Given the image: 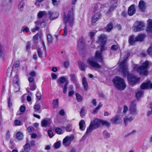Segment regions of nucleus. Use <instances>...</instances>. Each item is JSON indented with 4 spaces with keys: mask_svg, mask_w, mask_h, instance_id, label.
Wrapping results in <instances>:
<instances>
[{
    "mask_svg": "<svg viewBox=\"0 0 152 152\" xmlns=\"http://www.w3.org/2000/svg\"><path fill=\"white\" fill-rule=\"evenodd\" d=\"M10 137V133L9 130H8L6 134V138L7 140H8Z\"/></svg>",
    "mask_w": 152,
    "mask_h": 152,
    "instance_id": "obj_57",
    "label": "nucleus"
},
{
    "mask_svg": "<svg viewBox=\"0 0 152 152\" xmlns=\"http://www.w3.org/2000/svg\"><path fill=\"white\" fill-rule=\"evenodd\" d=\"M13 68L9 67L7 69V76L10 77L12 75V71L13 70Z\"/></svg>",
    "mask_w": 152,
    "mask_h": 152,
    "instance_id": "obj_32",
    "label": "nucleus"
},
{
    "mask_svg": "<svg viewBox=\"0 0 152 152\" xmlns=\"http://www.w3.org/2000/svg\"><path fill=\"white\" fill-rule=\"evenodd\" d=\"M101 16L102 15L100 13H95L91 18V22L93 23H95L101 18Z\"/></svg>",
    "mask_w": 152,
    "mask_h": 152,
    "instance_id": "obj_10",
    "label": "nucleus"
},
{
    "mask_svg": "<svg viewBox=\"0 0 152 152\" xmlns=\"http://www.w3.org/2000/svg\"><path fill=\"white\" fill-rule=\"evenodd\" d=\"M129 55L130 53H128V56H126L122 61L120 62L119 66L124 76H125L127 75L128 82L130 84L133 85L138 82L140 80V78L137 77L127 71L128 68L126 62Z\"/></svg>",
    "mask_w": 152,
    "mask_h": 152,
    "instance_id": "obj_1",
    "label": "nucleus"
},
{
    "mask_svg": "<svg viewBox=\"0 0 152 152\" xmlns=\"http://www.w3.org/2000/svg\"><path fill=\"white\" fill-rule=\"evenodd\" d=\"M106 44H101L100 51H96L94 58L92 57L87 60V62L89 65L94 68H100L101 66L95 60V58L100 63H104V59L102 56V52L105 50V45Z\"/></svg>",
    "mask_w": 152,
    "mask_h": 152,
    "instance_id": "obj_2",
    "label": "nucleus"
},
{
    "mask_svg": "<svg viewBox=\"0 0 152 152\" xmlns=\"http://www.w3.org/2000/svg\"><path fill=\"white\" fill-rule=\"evenodd\" d=\"M36 96L37 99L39 100H40L41 99V96L40 93L38 92H37L36 94Z\"/></svg>",
    "mask_w": 152,
    "mask_h": 152,
    "instance_id": "obj_54",
    "label": "nucleus"
},
{
    "mask_svg": "<svg viewBox=\"0 0 152 152\" xmlns=\"http://www.w3.org/2000/svg\"><path fill=\"white\" fill-rule=\"evenodd\" d=\"M14 123L16 126H18L20 125L21 122L19 120L17 119L14 121Z\"/></svg>",
    "mask_w": 152,
    "mask_h": 152,
    "instance_id": "obj_50",
    "label": "nucleus"
},
{
    "mask_svg": "<svg viewBox=\"0 0 152 152\" xmlns=\"http://www.w3.org/2000/svg\"><path fill=\"white\" fill-rule=\"evenodd\" d=\"M75 92L73 90H71L68 92V95L69 97L72 96L74 94Z\"/></svg>",
    "mask_w": 152,
    "mask_h": 152,
    "instance_id": "obj_63",
    "label": "nucleus"
},
{
    "mask_svg": "<svg viewBox=\"0 0 152 152\" xmlns=\"http://www.w3.org/2000/svg\"><path fill=\"white\" fill-rule=\"evenodd\" d=\"M149 65L148 61H145L140 66H139L137 64H133L132 67L133 70L138 72L140 75L147 76L149 74L148 68Z\"/></svg>",
    "mask_w": 152,
    "mask_h": 152,
    "instance_id": "obj_4",
    "label": "nucleus"
},
{
    "mask_svg": "<svg viewBox=\"0 0 152 152\" xmlns=\"http://www.w3.org/2000/svg\"><path fill=\"white\" fill-rule=\"evenodd\" d=\"M90 124H91L94 129H96L99 127L100 126V120L96 119L91 121Z\"/></svg>",
    "mask_w": 152,
    "mask_h": 152,
    "instance_id": "obj_14",
    "label": "nucleus"
},
{
    "mask_svg": "<svg viewBox=\"0 0 152 152\" xmlns=\"http://www.w3.org/2000/svg\"><path fill=\"white\" fill-rule=\"evenodd\" d=\"M92 11L93 12H95L97 8V5L96 4H93L92 6Z\"/></svg>",
    "mask_w": 152,
    "mask_h": 152,
    "instance_id": "obj_58",
    "label": "nucleus"
},
{
    "mask_svg": "<svg viewBox=\"0 0 152 152\" xmlns=\"http://www.w3.org/2000/svg\"><path fill=\"white\" fill-rule=\"evenodd\" d=\"M75 95L76 99L78 102H81L82 101L83 98L81 95L77 93H75Z\"/></svg>",
    "mask_w": 152,
    "mask_h": 152,
    "instance_id": "obj_33",
    "label": "nucleus"
},
{
    "mask_svg": "<svg viewBox=\"0 0 152 152\" xmlns=\"http://www.w3.org/2000/svg\"><path fill=\"white\" fill-rule=\"evenodd\" d=\"M141 11L144 10L145 9V5L144 2L142 0L140 1L138 5Z\"/></svg>",
    "mask_w": 152,
    "mask_h": 152,
    "instance_id": "obj_24",
    "label": "nucleus"
},
{
    "mask_svg": "<svg viewBox=\"0 0 152 152\" xmlns=\"http://www.w3.org/2000/svg\"><path fill=\"white\" fill-rule=\"evenodd\" d=\"M128 110V107L126 105H125L124 107V110L123 111V113L125 114Z\"/></svg>",
    "mask_w": 152,
    "mask_h": 152,
    "instance_id": "obj_59",
    "label": "nucleus"
},
{
    "mask_svg": "<svg viewBox=\"0 0 152 152\" xmlns=\"http://www.w3.org/2000/svg\"><path fill=\"white\" fill-rule=\"evenodd\" d=\"M134 32L140 31L143 30L144 26L143 22L140 21H136L134 23Z\"/></svg>",
    "mask_w": 152,
    "mask_h": 152,
    "instance_id": "obj_8",
    "label": "nucleus"
},
{
    "mask_svg": "<svg viewBox=\"0 0 152 152\" xmlns=\"http://www.w3.org/2000/svg\"><path fill=\"white\" fill-rule=\"evenodd\" d=\"M26 109V107L24 105H22L20 108V110L21 112H23Z\"/></svg>",
    "mask_w": 152,
    "mask_h": 152,
    "instance_id": "obj_56",
    "label": "nucleus"
},
{
    "mask_svg": "<svg viewBox=\"0 0 152 152\" xmlns=\"http://www.w3.org/2000/svg\"><path fill=\"white\" fill-rule=\"evenodd\" d=\"M55 131L58 134H61L63 133V132H62V129L59 127L56 128L55 129Z\"/></svg>",
    "mask_w": 152,
    "mask_h": 152,
    "instance_id": "obj_42",
    "label": "nucleus"
},
{
    "mask_svg": "<svg viewBox=\"0 0 152 152\" xmlns=\"http://www.w3.org/2000/svg\"><path fill=\"white\" fill-rule=\"evenodd\" d=\"M82 85L83 86L84 90L86 91L88 90V83L87 81L86 78L83 77L82 78Z\"/></svg>",
    "mask_w": 152,
    "mask_h": 152,
    "instance_id": "obj_21",
    "label": "nucleus"
},
{
    "mask_svg": "<svg viewBox=\"0 0 152 152\" xmlns=\"http://www.w3.org/2000/svg\"><path fill=\"white\" fill-rule=\"evenodd\" d=\"M133 120V118L130 117L129 118L127 116H126L124 118V123L125 125H127V123L129 122H131Z\"/></svg>",
    "mask_w": 152,
    "mask_h": 152,
    "instance_id": "obj_28",
    "label": "nucleus"
},
{
    "mask_svg": "<svg viewBox=\"0 0 152 152\" xmlns=\"http://www.w3.org/2000/svg\"><path fill=\"white\" fill-rule=\"evenodd\" d=\"M23 151H29L30 149V146L28 142H26V144L23 146Z\"/></svg>",
    "mask_w": 152,
    "mask_h": 152,
    "instance_id": "obj_30",
    "label": "nucleus"
},
{
    "mask_svg": "<svg viewBox=\"0 0 152 152\" xmlns=\"http://www.w3.org/2000/svg\"><path fill=\"white\" fill-rule=\"evenodd\" d=\"M25 3L23 1H21L18 5V8L20 11H23L24 9V6Z\"/></svg>",
    "mask_w": 152,
    "mask_h": 152,
    "instance_id": "obj_29",
    "label": "nucleus"
},
{
    "mask_svg": "<svg viewBox=\"0 0 152 152\" xmlns=\"http://www.w3.org/2000/svg\"><path fill=\"white\" fill-rule=\"evenodd\" d=\"M103 134L107 138H108L110 137V134H109L107 131L105 130L103 132Z\"/></svg>",
    "mask_w": 152,
    "mask_h": 152,
    "instance_id": "obj_64",
    "label": "nucleus"
},
{
    "mask_svg": "<svg viewBox=\"0 0 152 152\" xmlns=\"http://www.w3.org/2000/svg\"><path fill=\"white\" fill-rule=\"evenodd\" d=\"M86 124L84 120L82 119L80 121L79 123V128L81 131L84 130L85 128H83V125Z\"/></svg>",
    "mask_w": 152,
    "mask_h": 152,
    "instance_id": "obj_27",
    "label": "nucleus"
},
{
    "mask_svg": "<svg viewBox=\"0 0 152 152\" xmlns=\"http://www.w3.org/2000/svg\"><path fill=\"white\" fill-rule=\"evenodd\" d=\"M36 87L34 83L30 84V89L31 91H34L36 88Z\"/></svg>",
    "mask_w": 152,
    "mask_h": 152,
    "instance_id": "obj_44",
    "label": "nucleus"
},
{
    "mask_svg": "<svg viewBox=\"0 0 152 152\" xmlns=\"http://www.w3.org/2000/svg\"><path fill=\"white\" fill-rule=\"evenodd\" d=\"M135 101H132L131 103L129 111L131 114L132 115H136L137 114L136 103Z\"/></svg>",
    "mask_w": 152,
    "mask_h": 152,
    "instance_id": "obj_11",
    "label": "nucleus"
},
{
    "mask_svg": "<svg viewBox=\"0 0 152 152\" xmlns=\"http://www.w3.org/2000/svg\"><path fill=\"white\" fill-rule=\"evenodd\" d=\"M98 40L101 44H106L107 41V37L104 34H102L99 36Z\"/></svg>",
    "mask_w": 152,
    "mask_h": 152,
    "instance_id": "obj_17",
    "label": "nucleus"
},
{
    "mask_svg": "<svg viewBox=\"0 0 152 152\" xmlns=\"http://www.w3.org/2000/svg\"><path fill=\"white\" fill-rule=\"evenodd\" d=\"M63 18L65 26L64 28V33L63 36H66L67 34L68 28L67 23H68L70 26H73L74 23V15L73 7H72L67 13L64 12Z\"/></svg>",
    "mask_w": 152,
    "mask_h": 152,
    "instance_id": "obj_3",
    "label": "nucleus"
},
{
    "mask_svg": "<svg viewBox=\"0 0 152 152\" xmlns=\"http://www.w3.org/2000/svg\"><path fill=\"white\" fill-rule=\"evenodd\" d=\"M28 80L29 83H34L35 81V77H29L28 78Z\"/></svg>",
    "mask_w": 152,
    "mask_h": 152,
    "instance_id": "obj_47",
    "label": "nucleus"
},
{
    "mask_svg": "<svg viewBox=\"0 0 152 152\" xmlns=\"http://www.w3.org/2000/svg\"><path fill=\"white\" fill-rule=\"evenodd\" d=\"M119 116L118 115H116L115 117L112 118L111 120V121L114 123H116L117 121L119 120Z\"/></svg>",
    "mask_w": 152,
    "mask_h": 152,
    "instance_id": "obj_43",
    "label": "nucleus"
},
{
    "mask_svg": "<svg viewBox=\"0 0 152 152\" xmlns=\"http://www.w3.org/2000/svg\"><path fill=\"white\" fill-rule=\"evenodd\" d=\"M19 80L18 75H15L14 77L13 84L15 87H18V90H19Z\"/></svg>",
    "mask_w": 152,
    "mask_h": 152,
    "instance_id": "obj_16",
    "label": "nucleus"
},
{
    "mask_svg": "<svg viewBox=\"0 0 152 152\" xmlns=\"http://www.w3.org/2000/svg\"><path fill=\"white\" fill-rule=\"evenodd\" d=\"M135 12L136 10L134 5H131L129 7L128 14L129 16L133 15Z\"/></svg>",
    "mask_w": 152,
    "mask_h": 152,
    "instance_id": "obj_18",
    "label": "nucleus"
},
{
    "mask_svg": "<svg viewBox=\"0 0 152 152\" xmlns=\"http://www.w3.org/2000/svg\"><path fill=\"white\" fill-rule=\"evenodd\" d=\"M150 108L151 109V111H149L147 113V115L148 116H149L151 114H152V104H151L150 105Z\"/></svg>",
    "mask_w": 152,
    "mask_h": 152,
    "instance_id": "obj_55",
    "label": "nucleus"
},
{
    "mask_svg": "<svg viewBox=\"0 0 152 152\" xmlns=\"http://www.w3.org/2000/svg\"><path fill=\"white\" fill-rule=\"evenodd\" d=\"M16 136V139L19 140H22L23 138V133L20 132L17 133Z\"/></svg>",
    "mask_w": 152,
    "mask_h": 152,
    "instance_id": "obj_25",
    "label": "nucleus"
},
{
    "mask_svg": "<svg viewBox=\"0 0 152 152\" xmlns=\"http://www.w3.org/2000/svg\"><path fill=\"white\" fill-rule=\"evenodd\" d=\"M51 124L48 121L45 119H43L41 122V125L42 127H45L48 125L50 126Z\"/></svg>",
    "mask_w": 152,
    "mask_h": 152,
    "instance_id": "obj_26",
    "label": "nucleus"
},
{
    "mask_svg": "<svg viewBox=\"0 0 152 152\" xmlns=\"http://www.w3.org/2000/svg\"><path fill=\"white\" fill-rule=\"evenodd\" d=\"M3 46L0 44V58L4 59L5 55L3 50H2Z\"/></svg>",
    "mask_w": 152,
    "mask_h": 152,
    "instance_id": "obj_31",
    "label": "nucleus"
},
{
    "mask_svg": "<svg viewBox=\"0 0 152 152\" xmlns=\"http://www.w3.org/2000/svg\"><path fill=\"white\" fill-rule=\"evenodd\" d=\"M79 65L80 67V69L82 71H84L85 70V65L83 62H81Z\"/></svg>",
    "mask_w": 152,
    "mask_h": 152,
    "instance_id": "obj_46",
    "label": "nucleus"
},
{
    "mask_svg": "<svg viewBox=\"0 0 152 152\" xmlns=\"http://www.w3.org/2000/svg\"><path fill=\"white\" fill-rule=\"evenodd\" d=\"M136 42L137 41L136 40V38L134 35H132L129 37L128 42L130 45H134Z\"/></svg>",
    "mask_w": 152,
    "mask_h": 152,
    "instance_id": "obj_19",
    "label": "nucleus"
},
{
    "mask_svg": "<svg viewBox=\"0 0 152 152\" xmlns=\"http://www.w3.org/2000/svg\"><path fill=\"white\" fill-rule=\"evenodd\" d=\"M48 14L50 15V19L51 20L57 18L59 15V13L57 12H52L49 11L48 12Z\"/></svg>",
    "mask_w": 152,
    "mask_h": 152,
    "instance_id": "obj_15",
    "label": "nucleus"
},
{
    "mask_svg": "<svg viewBox=\"0 0 152 152\" xmlns=\"http://www.w3.org/2000/svg\"><path fill=\"white\" fill-rule=\"evenodd\" d=\"M60 146V143L58 142H57L54 143V147L56 148H58Z\"/></svg>",
    "mask_w": 152,
    "mask_h": 152,
    "instance_id": "obj_53",
    "label": "nucleus"
},
{
    "mask_svg": "<svg viewBox=\"0 0 152 152\" xmlns=\"http://www.w3.org/2000/svg\"><path fill=\"white\" fill-rule=\"evenodd\" d=\"M34 108L35 111L37 112L40 110V105L39 103H36L34 106Z\"/></svg>",
    "mask_w": 152,
    "mask_h": 152,
    "instance_id": "obj_37",
    "label": "nucleus"
},
{
    "mask_svg": "<svg viewBox=\"0 0 152 152\" xmlns=\"http://www.w3.org/2000/svg\"><path fill=\"white\" fill-rule=\"evenodd\" d=\"M77 47L79 48V50L83 49L85 48V45L83 38L82 37L78 40Z\"/></svg>",
    "mask_w": 152,
    "mask_h": 152,
    "instance_id": "obj_12",
    "label": "nucleus"
},
{
    "mask_svg": "<svg viewBox=\"0 0 152 152\" xmlns=\"http://www.w3.org/2000/svg\"><path fill=\"white\" fill-rule=\"evenodd\" d=\"M113 82L116 88L119 90H124L126 87V85L123 78L116 76L113 80Z\"/></svg>",
    "mask_w": 152,
    "mask_h": 152,
    "instance_id": "obj_5",
    "label": "nucleus"
},
{
    "mask_svg": "<svg viewBox=\"0 0 152 152\" xmlns=\"http://www.w3.org/2000/svg\"><path fill=\"white\" fill-rule=\"evenodd\" d=\"M44 15V13L42 11H40L38 13V18H42Z\"/></svg>",
    "mask_w": 152,
    "mask_h": 152,
    "instance_id": "obj_48",
    "label": "nucleus"
},
{
    "mask_svg": "<svg viewBox=\"0 0 152 152\" xmlns=\"http://www.w3.org/2000/svg\"><path fill=\"white\" fill-rule=\"evenodd\" d=\"M74 138V136L72 135L66 136L63 140V144L66 147H68L71 144L72 141Z\"/></svg>",
    "mask_w": 152,
    "mask_h": 152,
    "instance_id": "obj_6",
    "label": "nucleus"
},
{
    "mask_svg": "<svg viewBox=\"0 0 152 152\" xmlns=\"http://www.w3.org/2000/svg\"><path fill=\"white\" fill-rule=\"evenodd\" d=\"M143 93V92L142 91H139L137 92L136 94V98L138 99L140 98Z\"/></svg>",
    "mask_w": 152,
    "mask_h": 152,
    "instance_id": "obj_41",
    "label": "nucleus"
},
{
    "mask_svg": "<svg viewBox=\"0 0 152 152\" xmlns=\"http://www.w3.org/2000/svg\"><path fill=\"white\" fill-rule=\"evenodd\" d=\"M94 129V128L92 127L91 124H90L89 126H88L87 129V130L86 132V134L89 133L92 130V129Z\"/></svg>",
    "mask_w": 152,
    "mask_h": 152,
    "instance_id": "obj_40",
    "label": "nucleus"
},
{
    "mask_svg": "<svg viewBox=\"0 0 152 152\" xmlns=\"http://www.w3.org/2000/svg\"><path fill=\"white\" fill-rule=\"evenodd\" d=\"M113 23L110 22L105 27V30L106 31L109 32L113 29Z\"/></svg>",
    "mask_w": 152,
    "mask_h": 152,
    "instance_id": "obj_23",
    "label": "nucleus"
},
{
    "mask_svg": "<svg viewBox=\"0 0 152 152\" xmlns=\"http://www.w3.org/2000/svg\"><path fill=\"white\" fill-rule=\"evenodd\" d=\"M145 37V34H139L136 37V40L137 41L142 42L143 41Z\"/></svg>",
    "mask_w": 152,
    "mask_h": 152,
    "instance_id": "obj_20",
    "label": "nucleus"
},
{
    "mask_svg": "<svg viewBox=\"0 0 152 152\" xmlns=\"http://www.w3.org/2000/svg\"><path fill=\"white\" fill-rule=\"evenodd\" d=\"M53 37L52 35L50 34H48L47 35L48 42L49 44H51L53 42Z\"/></svg>",
    "mask_w": 152,
    "mask_h": 152,
    "instance_id": "obj_34",
    "label": "nucleus"
},
{
    "mask_svg": "<svg viewBox=\"0 0 152 152\" xmlns=\"http://www.w3.org/2000/svg\"><path fill=\"white\" fill-rule=\"evenodd\" d=\"M39 29V26L37 25L35 28H33L32 30V31L33 32H34L37 31H38Z\"/></svg>",
    "mask_w": 152,
    "mask_h": 152,
    "instance_id": "obj_61",
    "label": "nucleus"
},
{
    "mask_svg": "<svg viewBox=\"0 0 152 152\" xmlns=\"http://www.w3.org/2000/svg\"><path fill=\"white\" fill-rule=\"evenodd\" d=\"M85 109L83 107L81 109L80 112V115L81 118H83L85 116Z\"/></svg>",
    "mask_w": 152,
    "mask_h": 152,
    "instance_id": "obj_39",
    "label": "nucleus"
},
{
    "mask_svg": "<svg viewBox=\"0 0 152 152\" xmlns=\"http://www.w3.org/2000/svg\"><path fill=\"white\" fill-rule=\"evenodd\" d=\"M147 26L146 31L148 33H152V19H149L147 20Z\"/></svg>",
    "mask_w": 152,
    "mask_h": 152,
    "instance_id": "obj_13",
    "label": "nucleus"
},
{
    "mask_svg": "<svg viewBox=\"0 0 152 152\" xmlns=\"http://www.w3.org/2000/svg\"><path fill=\"white\" fill-rule=\"evenodd\" d=\"M37 52L38 56L39 58H41L42 56V53L40 48H39L37 50Z\"/></svg>",
    "mask_w": 152,
    "mask_h": 152,
    "instance_id": "obj_49",
    "label": "nucleus"
},
{
    "mask_svg": "<svg viewBox=\"0 0 152 152\" xmlns=\"http://www.w3.org/2000/svg\"><path fill=\"white\" fill-rule=\"evenodd\" d=\"M66 78L63 77H60L59 79V81L61 83H64L65 82L64 86H62L63 88V92L64 94H66L67 92V89L68 88V86L69 84V82L68 81L66 82Z\"/></svg>",
    "mask_w": 152,
    "mask_h": 152,
    "instance_id": "obj_7",
    "label": "nucleus"
},
{
    "mask_svg": "<svg viewBox=\"0 0 152 152\" xmlns=\"http://www.w3.org/2000/svg\"><path fill=\"white\" fill-rule=\"evenodd\" d=\"M48 134L50 138H52L53 136V134L52 131L50 130H49L48 131Z\"/></svg>",
    "mask_w": 152,
    "mask_h": 152,
    "instance_id": "obj_52",
    "label": "nucleus"
},
{
    "mask_svg": "<svg viewBox=\"0 0 152 152\" xmlns=\"http://www.w3.org/2000/svg\"><path fill=\"white\" fill-rule=\"evenodd\" d=\"M114 4H112L110 7V8L107 11L108 13H110L112 11L114 10L117 6V3L116 1H115Z\"/></svg>",
    "mask_w": 152,
    "mask_h": 152,
    "instance_id": "obj_22",
    "label": "nucleus"
},
{
    "mask_svg": "<svg viewBox=\"0 0 152 152\" xmlns=\"http://www.w3.org/2000/svg\"><path fill=\"white\" fill-rule=\"evenodd\" d=\"M111 49L113 50H116L118 49V47L116 45H113L111 48Z\"/></svg>",
    "mask_w": 152,
    "mask_h": 152,
    "instance_id": "obj_60",
    "label": "nucleus"
},
{
    "mask_svg": "<svg viewBox=\"0 0 152 152\" xmlns=\"http://www.w3.org/2000/svg\"><path fill=\"white\" fill-rule=\"evenodd\" d=\"M20 65V61L18 60H17L14 61V63L13 64V66L12 68L13 69L14 68H16L19 66Z\"/></svg>",
    "mask_w": 152,
    "mask_h": 152,
    "instance_id": "obj_38",
    "label": "nucleus"
},
{
    "mask_svg": "<svg viewBox=\"0 0 152 152\" xmlns=\"http://www.w3.org/2000/svg\"><path fill=\"white\" fill-rule=\"evenodd\" d=\"M53 104L54 105V108H57L58 106V99H53Z\"/></svg>",
    "mask_w": 152,
    "mask_h": 152,
    "instance_id": "obj_35",
    "label": "nucleus"
},
{
    "mask_svg": "<svg viewBox=\"0 0 152 152\" xmlns=\"http://www.w3.org/2000/svg\"><path fill=\"white\" fill-rule=\"evenodd\" d=\"M71 80L74 83L76 82V79L75 74L71 75H70Z\"/></svg>",
    "mask_w": 152,
    "mask_h": 152,
    "instance_id": "obj_45",
    "label": "nucleus"
},
{
    "mask_svg": "<svg viewBox=\"0 0 152 152\" xmlns=\"http://www.w3.org/2000/svg\"><path fill=\"white\" fill-rule=\"evenodd\" d=\"M64 67L66 68L69 67V62L68 61H64Z\"/></svg>",
    "mask_w": 152,
    "mask_h": 152,
    "instance_id": "obj_62",
    "label": "nucleus"
},
{
    "mask_svg": "<svg viewBox=\"0 0 152 152\" xmlns=\"http://www.w3.org/2000/svg\"><path fill=\"white\" fill-rule=\"evenodd\" d=\"M65 130L66 132H71L72 130V126L70 124L67 125L65 128Z\"/></svg>",
    "mask_w": 152,
    "mask_h": 152,
    "instance_id": "obj_36",
    "label": "nucleus"
},
{
    "mask_svg": "<svg viewBox=\"0 0 152 152\" xmlns=\"http://www.w3.org/2000/svg\"><path fill=\"white\" fill-rule=\"evenodd\" d=\"M29 75L30 76V77H35L36 76V73L34 71H32L31 72L29 73Z\"/></svg>",
    "mask_w": 152,
    "mask_h": 152,
    "instance_id": "obj_51",
    "label": "nucleus"
},
{
    "mask_svg": "<svg viewBox=\"0 0 152 152\" xmlns=\"http://www.w3.org/2000/svg\"><path fill=\"white\" fill-rule=\"evenodd\" d=\"M140 88L141 89H152V83L150 81H148L146 82L143 83Z\"/></svg>",
    "mask_w": 152,
    "mask_h": 152,
    "instance_id": "obj_9",
    "label": "nucleus"
}]
</instances>
